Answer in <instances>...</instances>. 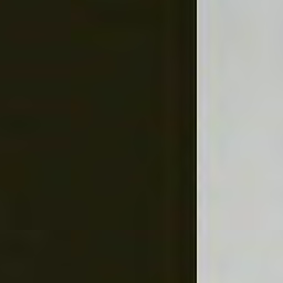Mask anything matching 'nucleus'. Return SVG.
<instances>
[{
  "instance_id": "nucleus-1",
  "label": "nucleus",
  "mask_w": 283,
  "mask_h": 283,
  "mask_svg": "<svg viewBox=\"0 0 283 283\" xmlns=\"http://www.w3.org/2000/svg\"><path fill=\"white\" fill-rule=\"evenodd\" d=\"M150 74L153 77V85H155L156 83V49L154 46H151Z\"/></svg>"
},
{
  "instance_id": "nucleus-2",
  "label": "nucleus",
  "mask_w": 283,
  "mask_h": 283,
  "mask_svg": "<svg viewBox=\"0 0 283 283\" xmlns=\"http://www.w3.org/2000/svg\"><path fill=\"white\" fill-rule=\"evenodd\" d=\"M150 255L153 261H156V244L151 243Z\"/></svg>"
},
{
  "instance_id": "nucleus-3",
  "label": "nucleus",
  "mask_w": 283,
  "mask_h": 283,
  "mask_svg": "<svg viewBox=\"0 0 283 283\" xmlns=\"http://www.w3.org/2000/svg\"><path fill=\"white\" fill-rule=\"evenodd\" d=\"M150 145L153 154H156V137H151Z\"/></svg>"
}]
</instances>
